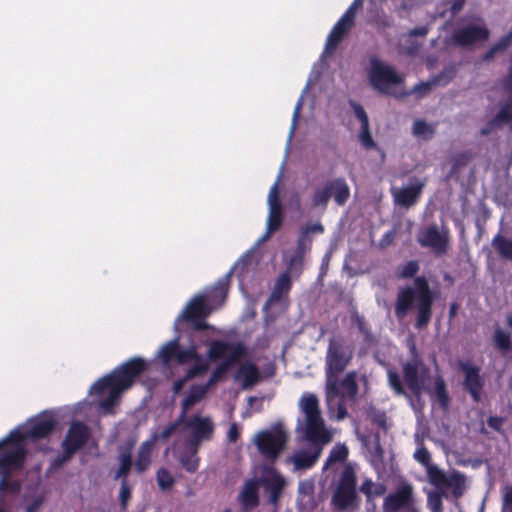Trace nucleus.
I'll return each instance as SVG.
<instances>
[{
  "instance_id": "f257e3e1",
  "label": "nucleus",
  "mask_w": 512,
  "mask_h": 512,
  "mask_svg": "<svg viewBox=\"0 0 512 512\" xmlns=\"http://www.w3.org/2000/svg\"><path fill=\"white\" fill-rule=\"evenodd\" d=\"M233 269L211 285L194 293L175 320H207L221 310L228 298Z\"/></svg>"
},
{
  "instance_id": "f03ea898",
  "label": "nucleus",
  "mask_w": 512,
  "mask_h": 512,
  "mask_svg": "<svg viewBox=\"0 0 512 512\" xmlns=\"http://www.w3.org/2000/svg\"><path fill=\"white\" fill-rule=\"evenodd\" d=\"M434 299L435 295L430 289L427 278L425 276H417L414 279L413 286H407L398 292L395 302V314L401 319L406 317L411 310L415 309L417 311L416 320H430Z\"/></svg>"
},
{
  "instance_id": "7ed1b4c3",
  "label": "nucleus",
  "mask_w": 512,
  "mask_h": 512,
  "mask_svg": "<svg viewBox=\"0 0 512 512\" xmlns=\"http://www.w3.org/2000/svg\"><path fill=\"white\" fill-rule=\"evenodd\" d=\"M354 355V342L347 336L335 334L329 340L326 354L327 392L339 395L338 375L349 365Z\"/></svg>"
},
{
  "instance_id": "20e7f679",
  "label": "nucleus",
  "mask_w": 512,
  "mask_h": 512,
  "mask_svg": "<svg viewBox=\"0 0 512 512\" xmlns=\"http://www.w3.org/2000/svg\"><path fill=\"white\" fill-rule=\"evenodd\" d=\"M227 353V358L217 365L211 373L208 382L205 384L208 388L220 381L232 366L236 365L242 358L249 355L248 348L243 342L214 340L208 349V357L212 361L222 359Z\"/></svg>"
},
{
  "instance_id": "39448f33",
  "label": "nucleus",
  "mask_w": 512,
  "mask_h": 512,
  "mask_svg": "<svg viewBox=\"0 0 512 512\" xmlns=\"http://www.w3.org/2000/svg\"><path fill=\"white\" fill-rule=\"evenodd\" d=\"M291 274L297 276L295 271L287 270L281 273L275 280L272 292L264 305L265 319L276 320L283 316L290 306L289 293L292 289Z\"/></svg>"
},
{
  "instance_id": "423d86ee",
  "label": "nucleus",
  "mask_w": 512,
  "mask_h": 512,
  "mask_svg": "<svg viewBox=\"0 0 512 512\" xmlns=\"http://www.w3.org/2000/svg\"><path fill=\"white\" fill-rule=\"evenodd\" d=\"M288 439V433L281 424H277L269 430H261L258 432L254 442L260 454L265 459L274 462L284 451Z\"/></svg>"
},
{
  "instance_id": "0eeeda50",
  "label": "nucleus",
  "mask_w": 512,
  "mask_h": 512,
  "mask_svg": "<svg viewBox=\"0 0 512 512\" xmlns=\"http://www.w3.org/2000/svg\"><path fill=\"white\" fill-rule=\"evenodd\" d=\"M357 499L356 472L351 464H346L340 474L331 502L336 510L345 511L352 506Z\"/></svg>"
},
{
  "instance_id": "6e6552de",
  "label": "nucleus",
  "mask_w": 512,
  "mask_h": 512,
  "mask_svg": "<svg viewBox=\"0 0 512 512\" xmlns=\"http://www.w3.org/2000/svg\"><path fill=\"white\" fill-rule=\"evenodd\" d=\"M323 232L324 226L320 222L307 224L299 229L295 250L288 261L289 270L295 271L297 277L303 272L304 257L311 251L313 235L322 234Z\"/></svg>"
},
{
  "instance_id": "1a4fd4ad",
  "label": "nucleus",
  "mask_w": 512,
  "mask_h": 512,
  "mask_svg": "<svg viewBox=\"0 0 512 512\" xmlns=\"http://www.w3.org/2000/svg\"><path fill=\"white\" fill-rule=\"evenodd\" d=\"M333 197L338 206H344L350 198V188L344 177L328 180L321 188H317L312 197L314 207L326 208Z\"/></svg>"
},
{
  "instance_id": "9d476101",
  "label": "nucleus",
  "mask_w": 512,
  "mask_h": 512,
  "mask_svg": "<svg viewBox=\"0 0 512 512\" xmlns=\"http://www.w3.org/2000/svg\"><path fill=\"white\" fill-rule=\"evenodd\" d=\"M417 242L423 248L430 249L436 257L444 256L450 249L451 235L446 226L430 224L420 230Z\"/></svg>"
},
{
  "instance_id": "9b49d317",
  "label": "nucleus",
  "mask_w": 512,
  "mask_h": 512,
  "mask_svg": "<svg viewBox=\"0 0 512 512\" xmlns=\"http://www.w3.org/2000/svg\"><path fill=\"white\" fill-rule=\"evenodd\" d=\"M147 368V362L143 358L133 357L104 377L106 381H111L122 389L127 390Z\"/></svg>"
},
{
  "instance_id": "f8f14e48",
  "label": "nucleus",
  "mask_w": 512,
  "mask_h": 512,
  "mask_svg": "<svg viewBox=\"0 0 512 512\" xmlns=\"http://www.w3.org/2000/svg\"><path fill=\"white\" fill-rule=\"evenodd\" d=\"M410 350L413 357L402 366L403 378L412 395L419 398L423 392V375L427 372V367L417 354L413 343Z\"/></svg>"
},
{
  "instance_id": "ddd939ff",
  "label": "nucleus",
  "mask_w": 512,
  "mask_h": 512,
  "mask_svg": "<svg viewBox=\"0 0 512 512\" xmlns=\"http://www.w3.org/2000/svg\"><path fill=\"white\" fill-rule=\"evenodd\" d=\"M383 510L385 512H412V510H418L415 506L412 484L403 482L394 492L389 493L383 500Z\"/></svg>"
},
{
  "instance_id": "4468645a",
  "label": "nucleus",
  "mask_w": 512,
  "mask_h": 512,
  "mask_svg": "<svg viewBox=\"0 0 512 512\" xmlns=\"http://www.w3.org/2000/svg\"><path fill=\"white\" fill-rule=\"evenodd\" d=\"M369 81L373 88L384 92L389 85L403 83V78L391 66L384 64L377 57L370 59Z\"/></svg>"
},
{
  "instance_id": "2eb2a0df",
  "label": "nucleus",
  "mask_w": 512,
  "mask_h": 512,
  "mask_svg": "<svg viewBox=\"0 0 512 512\" xmlns=\"http://www.w3.org/2000/svg\"><path fill=\"white\" fill-rule=\"evenodd\" d=\"M258 482L268 495L269 504L277 509L287 485L285 477L276 468L267 467L264 469Z\"/></svg>"
},
{
  "instance_id": "dca6fc26",
  "label": "nucleus",
  "mask_w": 512,
  "mask_h": 512,
  "mask_svg": "<svg viewBox=\"0 0 512 512\" xmlns=\"http://www.w3.org/2000/svg\"><path fill=\"white\" fill-rule=\"evenodd\" d=\"M92 437L90 427L82 421H72L61 443L73 455L83 449Z\"/></svg>"
},
{
  "instance_id": "f3484780",
  "label": "nucleus",
  "mask_w": 512,
  "mask_h": 512,
  "mask_svg": "<svg viewBox=\"0 0 512 512\" xmlns=\"http://www.w3.org/2000/svg\"><path fill=\"white\" fill-rule=\"evenodd\" d=\"M490 31L485 25L469 24L455 29L451 41L462 48H469L489 39Z\"/></svg>"
},
{
  "instance_id": "a211bd4d",
  "label": "nucleus",
  "mask_w": 512,
  "mask_h": 512,
  "mask_svg": "<svg viewBox=\"0 0 512 512\" xmlns=\"http://www.w3.org/2000/svg\"><path fill=\"white\" fill-rule=\"evenodd\" d=\"M184 424L191 431V437L187 443L200 447L204 441L212 439L214 434V424L209 417L194 415L188 419H184Z\"/></svg>"
},
{
  "instance_id": "6ab92c4d",
  "label": "nucleus",
  "mask_w": 512,
  "mask_h": 512,
  "mask_svg": "<svg viewBox=\"0 0 512 512\" xmlns=\"http://www.w3.org/2000/svg\"><path fill=\"white\" fill-rule=\"evenodd\" d=\"M505 87L509 91L502 109L481 129V135L487 136L504 123L512 122V65L508 68L505 77Z\"/></svg>"
},
{
  "instance_id": "aec40b11",
  "label": "nucleus",
  "mask_w": 512,
  "mask_h": 512,
  "mask_svg": "<svg viewBox=\"0 0 512 512\" xmlns=\"http://www.w3.org/2000/svg\"><path fill=\"white\" fill-rule=\"evenodd\" d=\"M505 87L509 91L502 109L481 129V135L487 136L504 123L512 122V65L508 68L505 77Z\"/></svg>"
},
{
  "instance_id": "412c9836",
  "label": "nucleus",
  "mask_w": 512,
  "mask_h": 512,
  "mask_svg": "<svg viewBox=\"0 0 512 512\" xmlns=\"http://www.w3.org/2000/svg\"><path fill=\"white\" fill-rule=\"evenodd\" d=\"M304 438L311 445L321 446L328 444L332 440L331 433L326 429L322 416L305 419Z\"/></svg>"
},
{
  "instance_id": "4be33fe9",
  "label": "nucleus",
  "mask_w": 512,
  "mask_h": 512,
  "mask_svg": "<svg viewBox=\"0 0 512 512\" xmlns=\"http://www.w3.org/2000/svg\"><path fill=\"white\" fill-rule=\"evenodd\" d=\"M280 177L281 176L278 177V180L272 185L269 191V215L267 219L266 238L270 237V235L279 230L283 222V210L278 190Z\"/></svg>"
},
{
  "instance_id": "5701e85b",
  "label": "nucleus",
  "mask_w": 512,
  "mask_h": 512,
  "mask_svg": "<svg viewBox=\"0 0 512 512\" xmlns=\"http://www.w3.org/2000/svg\"><path fill=\"white\" fill-rule=\"evenodd\" d=\"M322 451L321 446L310 444L308 448L296 450L286 461L292 463L296 471L309 470L318 462Z\"/></svg>"
},
{
  "instance_id": "b1692460",
  "label": "nucleus",
  "mask_w": 512,
  "mask_h": 512,
  "mask_svg": "<svg viewBox=\"0 0 512 512\" xmlns=\"http://www.w3.org/2000/svg\"><path fill=\"white\" fill-rule=\"evenodd\" d=\"M425 185V179L414 178L411 180V185L403 187L393 194L395 203L403 208L414 206L419 201Z\"/></svg>"
},
{
  "instance_id": "393cba45",
  "label": "nucleus",
  "mask_w": 512,
  "mask_h": 512,
  "mask_svg": "<svg viewBox=\"0 0 512 512\" xmlns=\"http://www.w3.org/2000/svg\"><path fill=\"white\" fill-rule=\"evenodd\" d=\"M461 370L465 376L463 382L464 389L475 402H479L484 385L479 368L471 364L462 363Z\"/></svg>"
},
{
  "instance_id": "a878e982",
  "label": "nucleus",
  "mask_w": 512,
  "mask_h": 512,
  "mask_svg": "<svg viewBox=\"0 0 512 512\" xmlns=\"http://www.w3.org/2000/svg\"><path fill=\"white\" fill-rule=\"evenodd\" d=\"M26 458V450L22 446H17L12 450L5 451L0 456L1 474H11L12 471L23 468Z\"/></svg>"
},
{
  "instance_id": "bb28decb",
  "label": "nucleus",
  "mask_w": 512,
  "mask_h": 512,
  "mask_svg": "<svg viewBox=\"0 0 512 512\" xmlns=\"http://www.w3.org/2000/svg\"><path fill=\"white\" fill-rule=\"evenodd\" d=\"M105 390H108V396L102 400L101 406L104 409H109L113 407L116 400L119 398L120 394L125 391L121 387L117 386L111 381H106L103 376L99 380H97L90 388L89 392L91 395H100Z\"/></svg>"
},
{
  "instance_id": "cd10ccee",
  "label": "nucleus",
  "mask_w": 512,
  "mask_h": 512,
  "mask_svg": "<svg viewBox=\"0 0 512 512\" xmlns=\"http://www.w3.org/2000/svg\"><path fill=\"white\" fill-rule=\"evenodd\" d=\"M55 426L56 421L52 415L42 414L31 423L26 437L33 440L45 438L54 430Z\"/></svg>"
},
{
  "instance_id": "c85d7f7f",
  "label": "nucleus",
  "mask_w": 512,
  "mask_h": 512,
  "mask_svg": "<svg viewBox=\"0 0 512 512\" xmlns=\"http://www.w3.org/2000/svg\"><path fill=\"white\" fill-rule=\"evenodd\" d=\"M238 499L242 510L249 511L256 508L259 505L258 480H247L239 493Z\"/></svg>"
},
{
  "instance_id": "c756f323",
  "label": "nucleus",
  "mask_w": 512,
  "mask_h": 512,
  "mask_svg": "<svg viewBox=\"0 0 512 512\" xmlns=\"http://www.w3.org/2000/svg\"><path fill=\"white\" fill-rule=\"evenodd\" d=\"M350 104L353 108L356 118L360 121V124H361V132L359 134V140H360L361 144L366 149L375 148L376 143L371 136L370 127H369V118H368L366 111L360 104H358L354 101H350Z\"/></svg>"
},
{
  "instance_id": "7c9ffc66",
  "label": "nucleus",
  "mask_w": 512,
  "mask_h": 512,
  "mask_svg": "<svg viewBox=\"0 0 512 512\" xmlns=\"http://www.w3.org/2000/svg\"><path fill=\"white\" fill-rule=\"evenodd\" d=\"M199 447L186 443L185 449L178 455V461L188 473H195L199 468Z\"/></svg>"
},
{
  "instance_id": "2f4dec72",
  "label": "nucleus",
  "mask_w": 512,
  "mask_h": 512,
  "mask_svg": "<svg viewBox=\"0 0 512 512\" xmlns=\"http://www.w3.org/2000/svg\"><path fill=\"white\" fill-rule=\"evenodd\" d=\"M208 389L209 388L206 385L191 386L189 393L187 394V396L183 399V401L181 403L182 411H181V415H180V420L185 419L189 408H191L193 405H195L196 403H198L205 397Z\"/></svg>"
},
{
  "instance_id": "473e14b6",
  "label": "nucleus",
  "mask_w": 512,
  "mask_h": 512,
  "mask_svg": "<svg viewBox=\"0 0 512 512\" xmlns=\"http://www.w3.org/2000/svg\"><path fill=\"white\" fill-rule=\"evenodd\" d=\"M361 493L366 497L367 504L375 506L374 500L385 494L387 488L383 483H375L370 478H366L359 487Z\"/></svg>"
},
{
  "instance_id": "72a5a7b5",
  "label": "nucleus",
  "mask_w": 512,
  "mask_h": 512,
  "mask_svg": "<svg viewBox=\"0 0 512 512\" xmlns=\"http://www.w3.org/2000/svg\"><path fill=\"white\" fill-rule=\"evenodd\" d=\"M236 378L242 380L245 387L252 386L259 380V370L252 362L242 363L237 370Z\"/></svg>"
},
{
  "instance_id": "f704fd0d",
  "label": "nucleus",
  "mask_w": 512,
  "mask_h": 512,
  "mask_svg": "<svg viewBox=\"0 0 512 512\" xmlns=\"http://www.w3.org/2000/svg\"><path fill=\"white\" fill-rule=\"evenodd\" d=\"M153 446L154 440H148L141 444L135 461V468L137 472L142 473L149 468L151 464V452Z\"/></svg>"
},
{
  "instance_id": "c9c22d12",
  "label": "nucleus",
  "mask_w": 512,
  "mask_h": 512,
  "mask_svg": "<svg viewBox=\"0 0 512 512\" xmlns=\"http://www.w3.org/2000/svg\"><path fill=\"white\" fill-rule=\"evenodd\" d=\"M433 398L443 411H447L449 409L450 396L446 387V383L441 376L435 378Z\"/></svg>"
},
{
  "instance_id": "e433bc0d",
  "label": "nucleus",
  "mask_w": 512,
  "mask_h": 512,
  "mask_svg": "<svg viewBox=\"0 0 512 512\" xmlns=\"http://www.w3.org/2000/svg\"><path fill=\"white\" fill-rule=\"evenodd\" d=\"M491 246L501 259L512 260V240L498 233L492 239Z\"/></svg>"
},
{
  "instance_id": "4c0bfd02",
  "label": "nucleus",
  "mask_w": 512,
  "mask_h": 512,
  "mask_svg": "<svg viewBox=\"0 0 512 512\" xmlns=\"http://www.w3.org/2000/svg\"><path fill=\"white\" fill-rule=\"evenodd\" d=\"M357 374L355 371L348 372L345 377L339 381L338 380V389L340 394L338 396L348 395L349 397L356 396L358 392V385L356 381Z\"/></svg>"
},
{
  "instance_id": "58836bf2",
  "label": "nucleus",
  "mask_w": 512,
  "mask_h": 512,
  "mask_svg": "<svg viewBox=\"0 0 512 512\" xmlns=\"http://www.w3.org/2000/svg\"><path fill=\"white\" fill-rule=\"evenodd\" d=\"M301 408L305 414V419L311 417L321 416V411L319 408V401L317 397L313 394L305 395L301 398Z\"/></svg>"
},
{
  "instance_id": "ea45409f",
  "label": "nucleus",
  "mask_w": 512,
  "mask_h": 512,
  "mask_svg": "<svg viewBox=\"0 0 512 512\" xmlns=\"http://www.w3.org/2000/svg\"><path fill=\"white\" fill-rule=\"evenodd\" d=\"M180 345L177 339L171 340L162 346L158 353V357L164 365H169L172 361L175 362L177 352Z\"/></svg>"
},
{
  "instance_id": "a19ab883",
  "label": "nucleus",
  "mask_w": 512,
  "mask_h": 512,
  "mask_svg": "<svg viewBox=\"0 0 512 512\" xmlns=\"http://www.w3.org/2000/svg\"><path fill=\"white\" fill-rule=\"evenodd\" d=\"M512 42V31L508 32L496 44H494L483 56L482 60L488 62L494 58L497 53L505 51Z\"/></svg>"
},
{
  "instance_id": "79ce46f5",
  "label": "nucleus",
  "mask_w": 512,
  "mask_h": 512,
  "mask_svg": "<svg viewBox=\"0 0 512 512\" xmlns=\"http://www.w3.org/2000/svg\"><path fill=\"white\" fill-rule=\"evenodd\" d=\"M436 124H428L424 120L417 119L413 123V135L424 140H430L435 134Z\"/></svg>"
},
{
  "instance_id": "37998d69",
  "label": "nucleus",
  "mask_w": 512,
  "mask_h": 512,
  "mask_svg": "<svg viewBox=\"0 0 512 512\" xmlns=\"http://www.w3.org/2000/svg\"><path fill=\"white\" fill-rule=\"evenodd\" d=\"M349 454V450L345 444H336L330 451L327 457L324 469L328 468L335 462H344Z\"/></svg>"
},
{
  "instance_id": "c03bdc74",
  "label": "nucleus",
  "mask_w": 512,
  "mask_h": 512,
  "mask_svg": "<svg viewBox=\"0 0 512 512\" xmlns=\"http://www.w3.org/2000/svg\"><path fill=\"white\" fill-rule=\"evenodd\" d=\"M119 462L120 464L115 472L114 480L121 479L122 481L123 479H127L132 467V456L129 450L119 455Z\"/></svg>"
},
{
  "instance_id": "a18cd8bd",
  "label": "nucleus",
  "mask_w": 512,
  "mask_h": 512,
  "mask_svg": "<svg viewBox=\"0 0 512 512\" xmlns=\"http://www.w3.org/2000/svg\"><path fill=\"white\" fill-rule=\"evenodd\" d=\"M387 376L389 386L394 391V393L399 396L408 397L398 372L395 370H388Z\"/></svg>"
},
{
  "instance_id": "49530a36",
  "label": "nucleus",
  "mask_w": 512,
  "mask_h": 512,
  "mask_svg": "<svg viewBox=\"0 0 512 512\" xmlns=\"http://www.w3.org/2000/svg\"><path fill=\"white\" fill-rule=\"evenodd\" d=\"M21 489V483L18 480L10 478V474H2L0 479V492L18 493Z\"/></svg>"
},
{
  "instance_id": "de8ad7c7",
  "label": "nucleus",
  "mask_w": 512,
  "mask_h": 512,
  "mask_svg": "<svg viewBox=\"0 0 512 512\" xmlns=\"http://www.w3.org/2000/svg\"><path fill=\"white\" fill-rule=\"evenodd\" d=\"M74 455L69 452L67 449L62 448V453L57 455L52 461L50 462V466L48 468L49 472L56 471L60 468H62L68 461H70Z\"/></svg>"
},
{
  "instance_id": "09e8293b",
  "label": "nucleus",
  "mask_w": 512,
  "mask_h": 512,
  "mask_svg": "<svg viewBox=\"0 0 512 512\" xmlns=\"http://www.w3.org/2000/svg\"><path fill=\"white\" fill-rule=\"evenodd\" d=\"M428 476L430 479V482L439 487V486H446L448 477L442 470L438 469L435 466H429L428 468Z\"/></svg>"
},
{
  "instance_id": "8fccbe9b",
  "label": "nucleus",
  "mask_w": 512,
  "mask_h": 512,
  "mask_svg": "<svg viewBox=\"0 0 512 512\" xmlns=\"http://www.w3.org/2000/svg\"><path fill=\"white\" fill-rule=\"evenodd\" d=\"M195 363L188 369L186 379H191L203 375L208 370V363L203 361L200 356L194 359Z\"/></svg>"
},
{
  "instance_id": "3c124183",
  "label": "nucleus",
  "mask_w": 512,
  "mask_h": 512,
  "mask_svg": "<svg viewBox=\"0 0 512 512\" xmlns=\"http://www.w3.org/2000/svg\"><path fill=\"white\" fill-rule=\"evenodd\" d=\"M158 486L162 490L170 489L174 485V478L165 468H160L156 473Z\"/></svg>"
},
{
  "instance_id": "603ef678",
  "label": "nucleus",
  "mask_w": 512,
  "mask_h": 512,
  "mask_svg": "<svg viewBox=\"0 0 512 512\" xmlns=\"http://www.w3.org/2000/svg\"><path fill=\"white\" fill-rule=\"evenodd\" d=\"M494 344L496 348L501 351L509 350L511 347L509 334L503 332L501 329H496L494 334Z\"/></svg>"
},
{
  "instance_id": "864d4df0",
  "label": "nucleus",
  "mask_w": 512,
  "mask_h": 512,
  "mask_svg": "<svg viewBox=\"0 0 512 512\" xmlns=\"http://www.w3.org/2000/svg\"><path fill=\"white\" fill-rule=\"evenodd\" d=\"M464 485V477L459 473H455L448 477L447 483L445 487H450L453 489V494L455 496L462 495V487Z\"/></svg>"
},
{
  "instance_id": "5fc2aeb1",
  "label": "nucleus",
  "mask_w": 512,
  "mask_h": 512,
  "mask_svg": "<svg viewBox=\"0 0 512 512\" xmlns=\"http://www.w3.org/2000/svg\"><path fill=\"white\" fill-rule=\"evenodd\" d=\"M196 358H198V354L194 348L182 349L179 347L175 362L182 365L189 363Z\"/></svg>"
},
{
  "instance_id": "6e6d98bb",
  "label": "nucleus",
  "mask_w": 512,
  "mask_h": 512,
  "mask_svg": "<svg viewBox=\"0 0 512 512\" xmlns=\"http://www.w3.org/2000/svg\"><path fill=\"white\" fill-rule=\"evenodd\" d=\"M131 496H132V490L128 484V480L123 479L121 481V488H120V493H119V501H120V506H121L122 510L127 509L128 502L131 499Z\"/></svg>"
},
{
  "instance_id": "4d7b16f0",
  "label": "nucleus",
  "mask_w": 512,
  "mask_h": 512,
  "mask_svg": "<svg viewBox=\"0 0 512 512\" xmlns=\"http://www.w3.org/2000/svg\"><path fill=\"white\" fill-rule=\"evenodd\" d=\"M427 505L432 512H440L443 508L442 493L430 492L427 497Z\"/></svg>"
},
{
  "instance_id": "13d9d810",
  "label": "nucleus",
  "mask_w": 512,
  "mask_h": 512,
  "mask_svg": "<svg viewBox=\"0 0 512 512\" xmlns=\"http://www.w3.org/2000/svg\"><path fill=\"white\" fill-rule=\"evenodd\" d=\"M419 271V264L416 260L408 261L402 268L399 276L401 278L407 279L414 277Z\"/></svg>"
},
{
  "instance_id": "bf43d9fd",
  "label": "nucleus",
  "mask_w": 512,
  "mask_h": 512,
  "mask_svg": "<svg viewBox=\"0 0 512 512\" xmlns=\"http://www.w3.org/2000/svg\"><path fill=\"white\" fill-rule=\"evenodd\" d=\"M343 38L344 37L342 35L338 34L335 30L332 29L326 41L325 51L327 53L333 52Z\"/></svg>"
},
{
  "instance_id": "052dcab7",
  "label": "nucleus",
  "mask_w": 512,
  "mask_h": 512,
  "mask_svg": "<svg viewBox=\"0 0 512 512\" xmlns=\"http://www.w3.org/2000/svg\"><path fill=\"white\" fill-rule=\"evenodd\" d=\"M414 458L417 462L424 466H429L431 462V455L427 448L421 447L417 449L414 453Z\"/></svg>"
},
{
  "instance_id": "680f3d73",
  "label": "nucleus",
  "mask_w": 512,
  "mask_h": 512,
  "mask_svg": "<svg viewBox=\"0 0 512 512\" xmlns=\"http://www.w3.org/2000/svg\"><path fill=\"white\" fill-rule=\"evenodd\" d=\"M502 512H512V486L505 487Z\"/></svg>"
},
{
  "instance_id": "e2e57ef3",
  "label": "nucleus",
  "mask_w": 512,
  "mask_h": 512,
  "mask_svg": "<svg viewBox=\"0 0 512 512\" xmlns=\"http://www.w3.org/2000/svg\"><path fill=\"white\" fill-rule=\"evenodd\" d=\"M352 27L353 26L351 24H348L347 22L342 21V19H339L332 29L344 37Z\"/></svg>"
},
{
  "instance_id": "0e129e2a",
  "label": "nucleus",
  "mask_w": 512,
  "mask_h": 512,
  "mask_svg": "<svg viewBox=\"0 0 512 512\" xmlns=\"http://www.w3.org/2000/svg\"><path fill=\"white\" fill-rule=\"evenodd\" d=\"M240 438V430L236 423H232L227 432V439L230 443H236Z\"/></svg>"
},
{
  "instance_id": "69168bd1",
  "label": "nucleus",
  "mask_w": 512,
  "mask_h": 512,
  "mask_svg": "<svg viewBox=\"0 0 512 512\" xmlns=\"http://www.w3.org/2000/svg\"><path fill=\"white\" fill-rule=\"evenodd\" d=\"M356 13H357V10L356 9H352L349 6L348 9L345 11V13L341 16L340 19H342V21L347 22L348 24H351L353 26L354 25V21H355Z\"/></svg>"
},
{
  "instance_id": "338daca9",
  "label": "nucleus",
  "mask_w": 512,
  "mask_h": 512,
  "mask_svg": "<svg viewBox=\"0 0 512 512\" xmlns=\"http://www.w3.org/2000/svg\"><path fill=\"white\" fill-rule=\"evenodd\" d=\"M182 421L183 420H180L179 418L175 423H171L168 426H166L161 432V437L163 439H167L168 437H170L177 428L178 424Z\"/></svg>"
},
{
  "instance_id": "774afa93",
  "label": "nucleus",
  "mask_w": 512,
  "mask_h": 512,
  "mask_svg": "<svg viewBox=\"0 0 512 512\" xmlns=\"http://www.w3.org/2000/svg\"><path fill=\"white\" fill-rule=\"evenodd\" d=\"M431 86H432V84H431V83H429V82H426V83H420V84H417V85L414 87L413 91H414L415 93L419 94V96H423V95H425L427 92H429V91H430Z\"/></svg>"
}]
</instances>
